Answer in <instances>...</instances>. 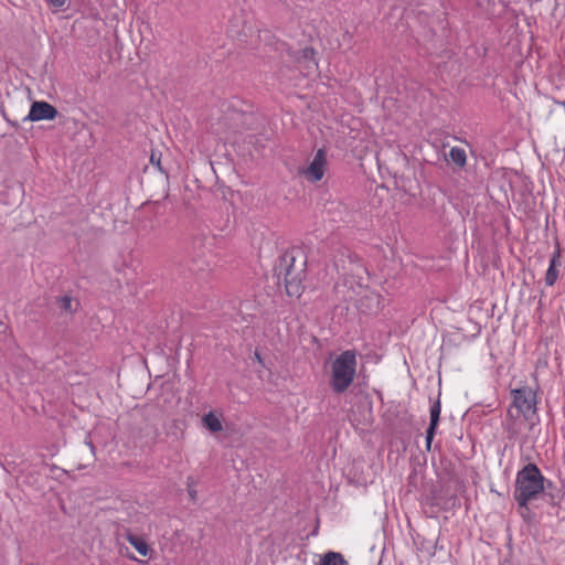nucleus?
Wrapping results in <instances>:
<instances>
[{"label": "nucleus", "instance_id": "obj_14", "mask_svg": "<svg viewBox=\"0 0 565 565\" xmlns=\"http://www.w3.org/2000/svg\"><path fill=\"white\" fill-rule=\"evenodd\" d=\"M449 158L450 160L457 164L458 167L462 168L466 166L467 162V154L465 149L459 147H452L449 150Z\"/></svg>", "mask_w": 565, "mask_h": 565}, {"label": "nucleus", "instance_id": "obj_5", "mask_svg": "<svg viewBox=\"0 0 565 565\" xmlns=\"http://www.w3.org/2000/svg\"><path fill=\"white\" fill-rule=\"evenodd\" d=\"M327 163L328 161L326 150L319 149L310 164L302 169L301 174L310 182H318L324 175Z\"/></svg>", "mask_w": 565, "mask_h": 565}, {"label": "nucleus", "instance_id": "obj_18", "mask_svg": "<svg viewBox=\"0 0 565 565\" xmlns=\"http://www.w3.org/2000/svg\"><path fill=\"white\" fill-rule=\"evenodd\" d=\"M150 162L153 166H157L159 168V170L162 171V168H161V164H160V157H157L154 153H152L151 157H150Z\"/></svg>", "mask_w": 565, "mask_h": 565}, {"label": "nucleus", "instance_id": "obj_11", "mask_svg": "<svg viewBox=\"0 0 565 565\" xmlns=\"http://www.w3.org/2000/svg\"><path fill=\"white\" fill-rule=\"evenodd\" d=\"M127 541L136 548V551L142 556H150L152 550L148 543L140 536L132 533H127Z\"/></svg>", "mask_w": 565, "mask_h": 565}, {"label": "nucleus", "instance_id": "obj_13", "mask_svg": "<svg viewBox=\"0 0 565 565\" xmlns=\"http://www.w3.org/2000/svg\"><path fill=\"white\" fill-rule=\"evenodd\" d=\"M203 426L211 433H218L223 429V425L218 416L210 412L202 417Z\"/></svg>", "mask_w": 565, "mask_h": 565}, {"label": "nucleus", "instance_id": "obj_17", "mask_svg": "<svg viewBox=\"0 0 565 565\" xmlns=\"http://www.w3.org/2000/svg\"><path fill=\"white\" fill-rule=\"evenodd\" d=\"M47 3L56 9L64 7L66 0H46Z\"/></svg>", "mask_w": 565, "mask_h": 565}, {"label": "nucleus", "instance_id": "obj_4", "mask_svg": "<svg viewBox=\"0 0 565 565\" xmlns=\"http://www.w3.org/2000/svg\"><path fill=\"white\" fill-rule=\"evenodd\" d=\"M512 406L516 409L518 415H522L526 420H531L536 414L535 393L531 387L523 386L512 390Z\"/></svg>", "mask_w": 565, "mask_h": 565}, {"label": "nucleus", "instance_id": "obj_16", "mask_svg": "<svg viewBox=\"0 0 565 565\" xmlns=\"http://www.w3.org/2000/svg\"><path fill=\"white\" fill-rule=\"evenodd\" d=\"M196 483L198 482L193 477H188V479H186L188 493H189L191 500H193V501H195L198 498V491L195 489Z\"/></svg>", "mask_w": 565, "mask_h": 565}, {"label": "nucleus", "instance_id": "obj_15", "mask_svg": "<svg viewBox=\"0 0 565 565\" xmlns=\"http://www.w3.org/2000/svg\"><path fill=\"white\" fill-rule=\"evenodd\" d=\"M72 303H73V299L71 296H67V295L62 296L57 299L58 308L65 312L73 311Z\"/></svg>", "mask_w": 565, "mask_h": 565}, {"label": "nucleus", "instance_id": "obj_9", "mask_svg": "<svg viewBox=\"0 0 565 565\" xmlns=\"http://www.w3.org/2000/svg\"><path fill=\"white\" fill-rule=\"evenodd\" d=\"M440 412H441L440 402L436 401L433 404V406L430 407V423H429V426H428V428L426 430V446H427V449L430 448V445H431V441H433V438H434V435H435L436 427H437V425L439 423Z\"/></svg>", "mask_w": 565, "mask_h": 565}, {"label": "nucleus", "instance_id": "obj_6", "mask_svg": "<svg viewBox=\"0 0 565 565\" xmlns=\"http://www.w3.org/2000/svg\"><path fill=\"white\" fill-rule=\"evenodd\" d=\"M57 114V109L47 102H34L23 121L53 120Z\"/></svg>", "mask_w": 565, "mask_h": 565}, {"label": "nucleus", "instance_id": "obj_2", "mask_svg": "<svg viewBox=\"0 0 565 565\" xmlns=\"http://www.w3.org/2000/svg\"><path fill=\"white\" fill-rule=\"evenodd\" d=\"M305 267L306 258L300 249L294 248L280 257L278 275L284 276L288 296L297 298L301 296Z\"/></svg>", "mask_w": 565, "mask_h": 565}, {"label": "nucleus", "instance_id": "obj_10", "mask_svg": "<svg viewBox=\"0 0 565 565\" xmlns=\"http://www.w3.org/2000/svg\"><path fill=\"white\" fill-rule=\"evenodd\" d=\"M561 265V255L558 252H555L551 259H550V265H548V268L546 270V275H545V284L547 286H553L557 278H558V270H557V266Z\"/></svg>", "mask_w": 565, "mask_h": 565}, {"label": "nucleus", "instance_id": "obj_20", "mask_svg": "<svg viewBox=\"0 0 565 565\" xmlns=\"http://www.w3.org/2000/svg\"><path fill=\"white\" fill-rule=\"evenodd\" d=\"M7 120H8V122H9L11 126H13V127H15V128H18V127H19L18 121H12V120H10V119H8V118H7Z\"/></svg>", "mask_w": 565, "mask_h": 565}, {"label": "nucleus", "instance_id": "obj_12", "mask_svg": "<svg viewBox=\"0 0 565 565\" xmlns=\"http://www.w3.org/2000/svg\"><path fill=\"white\" fill-rule=\"evenodd\" d=\"M316 565H349L343 555L338 552H327Z\"/></svg>", "mask_w": 565, "mask_h": 565}, {"label": "nucleus", "instance_id": "obj_1", "mask_svg": "<svg viewBox=\"0 0 565 565\" xmlns=\"http://www.w3.org/2000/svg\"><path fill=\"white\" fill-rule=\"evenodd\" d=\"M545 490V478L534 463H527L515 478L514 500L521 509L529 511V504L541 498Z\"/></svg>", "mask_w": 565, "mask_h": 565}, {"label": "nucleus", "instance_id": "obj_7", "mask_svg": "<svg viewBox=\"0 0 565 565\" xmlns=\"http://www.w3.org/2000/svg\"><path fill=\"white\" fill-rule=\"evenodd\" d=\"M340 262L345 275L362 278V275L366 273V268L362 264L360 257L350 250L341 254Z\"/></svg>", "mask_w": 565, "mask_h": 565}, {"label": "nucleus", "instance_id": "obj_19", "mask_svg": "<svg viewBox=\"0 0 565 565\" xmlns=\"http://www.w3.org/2000/svg\"><path fill=\"white\" fill-rule=\"evenodd\" d=\"M312 54H313V50L312 49L306 47L303 50V56L306 58H309V57L312 58ZM311 62L315 64L313 60H311Z\"/></svg>", "mask_w": 565, "mask_h": 565}, {"label": "nucleus", "instance_id": "obj_3", "mask_svg": "<svg viewBox=\"0 0 565 565\" xmlns=\"http://www.w3.org/2000/svg\"><path fill=\"white\" fill-rule=\"evenodd\" d=\"M356 353L354 350H347L339 354L331 362L330 386L337 394L345 392L355 377Z\"/></svg>", "mask_w": 565, "mask_h": 565}, {"label": "nucleus", "instance_id": "obj_8", "mask_svg": "<svg viewBox=\"0 0 565 565\" xmlns=\"http://www.w3.org/2000/svg\"><path fill=\"white\" fill-rule=\"evenodd\" d=\"M248 115L238 110H231L224 116V124L227 126V130L231 132H241L246 125Z\"/></svg>", "mask_w": 565, "mask_h": 565}]
</instances>
